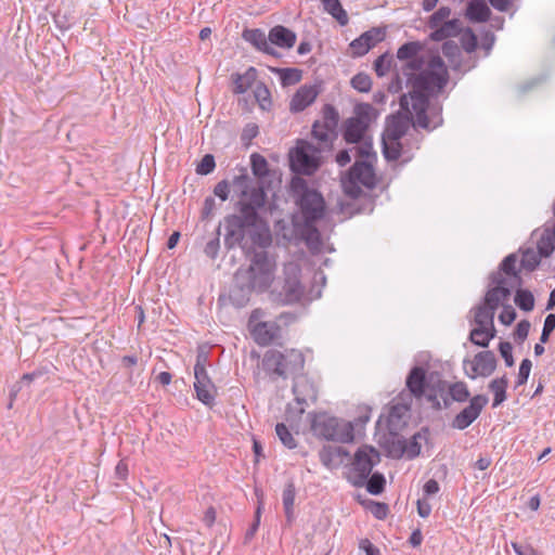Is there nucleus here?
<instances>
[{
  "mask_svg": "<svg viewBox=\"0 0 555 555\" xmlns=\"http://www.w3.org/2000/svg\"><path fill=\"white\" fill-rule=\"evenodd\" d=\"M514 258L506 256L500 262L498 269L489 274V285L483 295L482 301L474 307L472 323L476 327H483L494 321V315L499 307L511 298V287L519 285V278L514 270Z\"/></svg>",
  "mask_w": 555,
  "mask_h": 555,
  "instance_id": "nucleus-1",
  "label": "nucleus"
},
{
  "mask_svg": "<svg viewBox=\"0 0 555 555\" xmlns=\"http://www.w3.org/2000/svg\"><path fill=\"white\" fill-rule=\"evenodd\" d=\"M268 196L264 189L260 185L255 188L248 201H237L235 208L240 214H230L223 218L225 228L224 247L227 250L234 249L236 246L245 248L247 245L246 235L250 228H256L262 222L259 209L266 206Z\"/></svg>",
  "mask_w": 555,
  "mask_h": 555,
  "instance_id": "nucleus-2",
  "label": "nucleus"
},
{
  "mask_svg": "<svg viewBox=\"0 0 555 555\" xmlns=\"http://www.w3.org/2000/svg\"><path fill=\"white\" fill-rule=\"evenodd\" d=\"M289 191L301 212L304 222L317 223L324 218L325 199L320 191L309 186L307 180L294 176L289 183Z\"/></svg>",
  "mask_w": 555,
  "mask_h": 555,
  "instance_id": "nucleus-3",
  "label": "nucleus"
},
{
  "mask_svg": "<svg viewBox=\"0 0 555 555\" xmlns=\"http://www.w3.org/2000/svg\"><path fill=\"white\" fill-rule=\"evenodd\" d=\"M305 367V356L297 349L280 351L269 349L262 358V369L272 379L296 378L302 375Z\"/></svg>",
  "mask_w": 555,
  "mask_h": 555,
  "instance_id": "nucleus-4",
  "label": "nucleus"
},
{
  "mask_svg": "<svg viewBox=\"0 0 555 555\" xmlns=\"http://www.w3.org/2000/svg\"><path fill=\"white\" fill-rule=\"evenodd\" d=\"M310 430L319 439L349 443L353 441V425L326 412H310Z\"/></svg>",
  "mask_w": 555,
  "mask_h": 555,
  "instance_id": "nucleus-5",
  "label": "nucleus"
},
{
  "mask_svg": "<svg viewBox=\"0 0 555 555\" xmlns=\"http://www.w3.org/2000/svg\"><path fill=\"white\" fill-rule=\"evenodd\" d=\"M449 72L439 56H433L426 69L421 70L417 75H411L408 78V85L411 88L426 92L430 95L440 93L449 82Z\"/></svg>",
  "mask_w": 555,
  "mask_h": 555,
  "instance_id": "nucleus-6",
  "label": "nucleus"
},
{
  "mask_svg": "<svg viewBox=\"0 0 555 555\" xmlns=\"http://www.w3.org/2000/svg\"><path fill=\"white\" fill-rule=\"evenodd\" d=\"M275 261L270 258L266 250L255 251L250 266L246 270H242L243 275L257 293L266 292L274 280Z\"/></svg>",
  "mask_w": 555,
  "mask_h": 555,
  "instance_id": "nucleus-7",
  "label": "nucleus"
},
{
  "mask_svg": "<svg viewBox=\"0 0 555 555\" xmlns=\"http://www.w3.org/2000/svg\"><path fill=\"white\" fill-rule=\"evenodd\" d=\"M341 186L344 194L351 199V202L339 203V209L343 214L352 217L360 214H371L374 210V197L363 191L360 182L345 175L341 179Z\"/></svg>",
  "mask_w": 555,
  "mask_h": 555,
  "instance_id": "nucleus-8",
  "label": "nucleus"
},
{
  "mask_svg": "<svg viewBox=\"0 0 555 555\" xmlns=\"http://www.w3.org/2000/svg\"><path fill=\"white\" fill-rule=\"evenodd\" d=\"M320 150L313 144L300 141L289 153V167L296 176H312L321 166Z\"/></svg>",
  "mask_w": 555,
  "mask_h": 555,
  "instance_id": "nucleus-9",
  "label": "nucleus"
},
{
  "mask_svg": "<svg viewBox=\"0 0 555 555\" xmlns=\"http://www.w3.org/2000/svg\"><path fill=\"white\" fill-rule=\"evenodd\" d=\"M379 460V453L374 447H360L353 456L351 473L348 477L349 481L356 487H363Z\"/></svg>",
  "mask_w": 555,
  "mask_h": 555,
  "instance_id": "nucleus-10",
  "label": "nucleus"
},
{
  "mask_svg": "<svg viewBox=\"0 0 555 555\" xmlns=\"http://www.w3.org/2000/svg\"><path fill=\"white\" fill-rule=\"evenodd\" d=\"M304 295V287L297 273L285 271L282 283H276L269 293L271 302L285 306L298 302Z\"/></svg>",
  "mask_w": 555,
  "mask_h": 555,
  "instance_id": "nucleus-11",
  "label": "nucleus"
},
{
  "mask_svg": "<svg viewBox=\"0 0 555 555\" xmlns=\"http://www.w3.org/2000/svg\"><path fill=\"white\" fill-rule=\"evenodd\" d=\"M498 366V359L493 351L483 350L475 354L473 360L465 358L463 360V369L467 377L476 379L480 377L491 376Z\"/></svg>",
  "mask_w": 555,
  "mask_h": 555,
  "instance_id": "nucleus-12",
  "label": "nucleus"
},
{
  "mask_svg": "<svg viewBox=\"0 0 555 555\" xmlns=\"http://www.w3.org/2000/svg\"><path fill=\"white\" fill-rule=\"evenodd\" d=\"M488 402L489 398L486 395H476L472 397L469 399V404L454 416L451 426L459 430L466 429L478 418Z\"/></svg>",
  "mask_w": 555,
  "mask_h": 555,
  "instance_id": "nucleus-13",
  "label": "nucleus"
},
{
  "mask_svg": "<svg viewBox=\"0 0 555 555\" xmlns=\"http://www.w3.org/2000/svg\"><path fill=\"white\" fill-rule=\"evenodd\" d=\"M345 175L360 182L363 188L370 191L377 185V177L372 160H356Z\"/></svg>",
  "mask_w": 555,
  "mask_h": 555,
  "instance_id": "nucleus-14",
  "label": "nucleus"
},
{
  "mask_svg": "<svg viewBox=\"0 0 555 555\" xmlns=\"http://www.w3.org/2000/svg\"><path fill=\"white\" fill-rule=\"evenodd\" d=\"M242 39L249 43L255 50L263 54L280 59L282 54L270 44L269 33L261 28L245 27L242 31Z\"/></svg>",
  "mask_w": 555,
  "mask_h": 555,
  "instance_id": "nucleus-15",
  "label": "nucleus"
},
{
  "mask_svg": "<svg viewBox=\"0 0 555 555\" xmlns=\"http://www.w3.org/2000/svg\"><path fill=\"white\" fill-rule=\"evenodd\" d=\"M507 256H511L514 258V260H515L514 261V270H515L517 276L519 278V285L515 284V285H513V287H511V295L513 294V291L515 289V295H514L515 305L524 312H530L534 309V304H535L534 296L530 289L522 288L524 280H522V276L520 275V268H517V261H518L517 254L512 253V254H508ZM512 284H514V283L512 282Z\"/></svg>",
  "mask_w": 555,
  "mask_h": 555,
  "instance_id": "nucleus-16",
  "label": "nucleus"
},
{
  "mask_svg": "<svg viewBox=\"0 0 555 555\" xmlns=\"http://www.w3.org/2000/svg\"><path fill=\"white\" fill-rule=\"evenodd\" d=\"M411 120L410 116L400 112L387 116L382 138L389 141H401L409 130V122Z\"/></svg>",
  "mask_w": 555,
  "mask_h": 555,
  "instance_id": "nucleus-17",
  "label": "nucleus"
},
{
  "mask_svg": "<svg viewBox=\"0 0 555 555\" xmlns=\"http://www.w3.org/2000/svg\"><path fill=\"white\" fill-rule=\"evenodd\" d=\"M244 276L242 270L235 273L234 283L229 293L231 304L237 308L245 307L255 292Z\"/></svg>",
  "mask_w": 555,
  "mask_h": 555,
  "instance_id": "nucleus-18",
  "label": "nucleus"
},
{
  "mask_svg": "<svg viewBox=\"0 0 555 555\" xmlns=\"http://www.w3.org/2000/svg\"><path fill=\"white\" fill-rule=\"evenodd\" d=\"M321 89L320 86H301L293 95L289 103V111L292 113H300L305 111L309 105H311L317 96L319 95Z\"/></svg>",
  "mask_w": 555,
  "mask_h": 555,
  "instance_id": "nucleus-19",
  "label": "nucleus"
},
{
  "mask_svg": "<svg viewBox=\"0 0 555 555\" xmlns=\"http://www.w3.org/2000/svg\"><path fill=\"white\" fill-rule=\"evenodd\" d=\"M405 386L413 397L423 398L425 390L429 387L426 370L420 365L413 366L406 376Z\"/></svg>",
  "mask_w": 555,
  "mask_h": 555,
  "instance_id": "nucleus-20",
  "label": "nucleus"
},
{
  "mask_svg": "<svg viewBox=\"0 0 555 555\" xmlns=\"http://www.w3.org/2000/svg\"><path fill=\"white\" fill-rule=\"evenodd\" d=\"M269 40L272 47L289 50L296 44L297 35L284 25H275L269 30Z\"/></svg>",
  "mask_w": 555,
  "mask_h": 555,
  "instance_id": "nucleus-21",
  "label": "nucleus"
},
{
  "mask_svg": "<svg viewBox=\"0 0 555 555\" xmlns=\"http://www.w3.org/2000/svg\"><path fill=\"white\" fill-rule=\"evenodd\" d=\"M367 130L364 122L350 117L344 122L343 138L348 144H358L366 138Z\"/></svg>",
  "mask_w": 555,
  "mask_h": 555,
  "instance_id": "nucleus-22",
  "label": "nucleus"
},
{
  "mask_svg": "<svg viewBox=\"0 0 555 555\" xmlns=\"http://www.w3.org/2000/svg\"><path fill=\"white\" fill-rule=\"evenodd\" d=\"M295 400L300 405H307L308 401L315 402L318 400V391L312 383L305 380L302 383H295L293 386ZM305 413V408L301 406L298 414Z\"/></svg>",
  "mask_w": 555,
  "mask_h": 555,
  "instance_id": "nucleus-23",
  "label": "nucleus"
},
{
  "mask_svg": "<svg viewBox=\"0 0 555 555\" xmlns=\"http://www.w3.org/2000/svg\"><path fill=\"white\" fill-rule=\"evenodd\" d=\"M465 16L472 23H486L491 16V10L485 0H470Z\"/></svg>",
  "mask_w": 555,
  "mask_h": 555,
  "instance_id": "nucleus-24",
  "label": "nucleus"
},
{
  "mask_svg": "<svg viewBox=\"0 0 555 555\" xmlns=\"http://www.w3.org/2000/svg\"><path fill=\"white\" fill-rule=\"evenodd\" d=\"M238 170L240 173L233 177L231 184L240 201H248L251 191L255 189V186L251 188L253 179L245 167H241Z\"/></svg>",
  "mask_w": 555,
  "mask_h": 555,
  "instance_id": "nucleus-25",
  "label": "nucleus"
},
{
  "mask_svg": "<svg viewBox=\"0 0 555 555\" xmlns=\"http://www.w3.org/2000/svg\"><path fill=\"white\" fill-rule=\"evenodd\" d=\"M496 336L494 321L483 327H474L469 332L468 339L475 346L488 348L490 341Z\"/></svg>",
  "mask_w": 555,
  "mask_h": 555,
  "instance_id": "nucleus-26",
  "label": "nucleus"
},
{
  "mask_svg": "<svg viewBox=\"0 0 555 555\" xmlns=\"http://www.w3.org/2000/svg\"><path fill=\"white\" fill-rule=\"evenodd\" d=\"M234 88L233 93L243 94L251 88L257 79V69L253 66L248 67L244 74L234 73L231 75Z\"/></svg>",
  "mask_w": 555,
  "mask_h": 555,
  "instance_id": "nucleus-27",
  "label": "nucleus"
},
{
  "mask_svg": "<svg viewBox=\"0 0 555 555\" xmlns=\"http://www.w3.org/2000/svg\"><path fill=\"white\" fill-rule=\"evenodd\" d=\"M388 434L389 435L383 444L387 456L397 460L401 459L405 455L406 452V439L402 436H399L398 431H396V434H390L388 431Z\"/></svg>",
  "mask_w": 555,
  "mask_h": 555,
  "instance_id": "nucleus-28",
  "label": "nucleus"
},
{
  "mask_svg": "<svg viewBox=\"0 0 555 555\" xmlns=\"http://www.w3.org/2000/svg\"><path fill=\"white\" fill-rule=\"evenodd\" d=\"M315 224L304 222L302 229V238L308 249L313 254L319 253L323 245L321 233Z\"/></svg>",
  "mask_w": 555,
  "mask_h": 555,
  "instance_id": "nucleus-29",
  "label": "nucleus"
},
{
  "mask_svg": "<svg viewBox=\"0 0 555 555\" xmlns=\"http://www.w3.org/2000/svg\"><path fill=\"white\" fill-rule=\"evenodd\" d=\"M250 167L253 175L258 179L257 185L255 188L261 185L266 190L264 179L269 176L270 172L268 160L259 153H253L250 155Z\"/></svg>",
  "mask_w": 555,
  "mask_h": 555,
  "instance_id": "nucleus-30",
  "label": "nucleus"
},
{
  "mask_svg": "<svg viewBox=\"0 0 555 555\" xmlns=\"http://www.w3.org/2000/svg\"><path fill=\"white\" fill-rule=\"evenodd\" d=\"M248 236L253 245L261 248L268 247L272 242L270 230L263 219L256 228H250Z\"/></svg>",
  "mask_w": 555,
  "mask_h": 555,
  "instance_id": "nucleus-31",
  "label": "nucleus"
},
{
  "mask_svg": "<svg viewBox=\"0 0 555 555\" xmlns=\"http://www.w3.org/2000/svg\"><path fill=\"white\" fill-rule=\"evenodd\" d=\"M295 496H296V487L293 479H289L284 487L283 494H282V501H283V507L284 513L286 517V521L288 524H292L294 519V503H295Z\"/></svg>",
  "mask_w": 555,
  "mask_h": 555,
  "instance_id": "nucleus-32",
  "label": "nucleus"
},
{
  "mask_svg": "<svg viewBox=\"0 0 555 555\" xmlns=\"http://www.w3.org/2000/svg\"><path fill=\"white\" fill-rule=\"evenodd\" d=\"M323 10L337 21L340 26H346L349 22L348 14L339 0H320Z\"/></svg>",
  "mask_w": 555,
  "mask_h": 555,
  "instance_id": "nucleus-33",
  "label": "nucleus"
},
{
  "mask_svg": "<svg viewBox=\"0 0 555 555\" xmlns=\"http://www.w3.org/2000/svg\"><path fill=\"white\" fill-rule=\"evenodd\" d=\"M507 385L508 378L506 374H504L502 377L494 378L489 383L488 388L494 395L492 403L493 408L501 405L506 400Z\"/></svg>",
  "mask_w": 555,
  "mask_h": 555,
  "instance_id": "nucleus-34",
  "label": "nucleus"
},
{
  "mask_svg": "<svg viewBox=\"0 0 555 555\" xmlns=\"http://www.w3.org/2000/svg\"><path fill=\"white\" fill-rule=\"evenodd\" d=\"M270 70L279 75L283 87L296 85L302 78V70L295 67H270Z\"/></svg>",
  "mask_w": 555,
  "mask_h": 555,
  "instance_id": "nucleus-35",
  "label": "nucleus"
},
{
  "mask_svg": "<svg viewBox=\"0 0 555 555\" xmlns=\"http://www.w3.org/2000/svg\"><path fill=\"white\" fill-rule=\"evenodd\" d=\"M409 410L406 405L396 404L391 406L387 420V427L390 434L399 431L405 422L402 421L404 413Z\"/></svg>",
  "mask_w": 555,
  "mask_h": 555,
  "instance_id": "nucleus-36",
  "label": "nucleus"
},
{
  "mask_svg": "<svg viewBox=\"0 0 555 555\" xmlns=\"http://www.w3.org/2000/svg\"><path fill=\"white\" fill-rule=\"evenodd\" d=\"M428 435H429L428 427H423L420 431L415 433L412 436V438L409 442L406 441L405 456L408 460H413L421 454L422 446H421L420 440L421 439L426 440Z\"/></svg>",
  "mask_w": 555,
  "mask_h": 555,
  "instance_id": "nucleus-37",
  "label": "nucleus"
},
{
  "mask_svg": "<svg viewBox=\"0 0 555 555\" xmlns=\"http://www.w3.org/2000/svg\"><path fill=\"white\" fill-rule=\"evenodd\" d=\"M537 249L543 258L550 257L555 249V237L551 229L546 228L537 242Z\"/></svg>",
  "mask_w": 555,
  "mask_h": 555,
  "instance_id": "nucleus-38",
  "label": "nucleus"
},
{
  "mask_svg": "<svg viewBox=\"0 0 555 555\" xmlns=\"http://www.w3.org/2000/svg\"><path fill=\"white\" fill-rule=\"evenodd\" d=\"M409 96L412 100V108L415 113L428 112L430 108V94L411 88Z\"/></svg>",
  "mask_w": 555,
  "mask_h": 555,
  "instance_id": "nucleus-39",
  "label": "nucleus"
},
{
  "mask_svg": "<svg viewBox=\"0 0 555 555\" xmlns=\"http://www.w3.org/2000/svg\"><path fill=\"white\" fill-rule=\"evenodd\" d=\"M520 251L522 253V257L520 261H517V268H520V271L522 269L529 272L534 271L539 267L541 258L543 257L540 256L539 253L534 251L532 248H526L524 250L520 249Z\"/></svg>",
  "mask_w": 555,
  "mask_h": 555,
  "instance_id": "nucleus-40",
  "label": "nucleus"
},
{
  "mask_svg": "<svg viewBox=\"0 0 555 555\" xmlns=\"http://www.w3.org/2000/svg\"><path fill=\"white\" fill-rule=\"evenodd\" d=\"M378 111L375 109L370 103H359L354 106V119H358L370 127V124L376 119Z\"/></svg>",
  "mask_w": 555,
  "mask_h": 555,
  "instance_id": "nucleus-41",
  "label": "nucleus"
},
{
  "mask_svg": "<svg viewBox=\"0 0 555 555\" xmlns=\"http://www.w3.org/2000/svg\"><path fill=\"white\" fill-rule=\"evenodd\" d=\"M401 141H389L382 138V153L387 162H397L402 155Z\"/></svg>",
  "mask_w": 555,
  "mask_h": 555,
  "instance_id": "nucleus-42",
  "label": "nucleus"
},
{
  "mask_svg": "<svg viewBox=\"0 0 555 555\" xmlns=\"http://www.w3.org/2000/svg\"><path fill=\"white\" fill-rule=\"evenodd\" d=\"M358 160H377V154L373 149V141L371 137H366L363 141L359 142L354 147Z\"/></svg>",
  "mask_w": 555,
  "mask_h": 555,
  "instance_id": "nucleus-43",
  "label": "nucleus"
},
{
  "mask_svg": "<svg viewBox=\"0 0 555 555\" xmlns=\"http://www.w3.org/2000/svg\"><path fill=\"white\" fill-rule=\"evenodd\" d=\"M255 340L259 345H269L274 339V331L273 326L269 325L267 322H260L258 323L253 331Z\"/></svg>",
  "mask_w": 555,
  "mask_h": 555,
  "instance_id": "nucleus-44",
  "label": "nucleus"
},
{
  "mask_svg": "<svg viewBox=\"0 0 555 555\" xmlns=\"http://www.w3.org/2000/svg\"><path fill=\"white\" fill-rule=\"evenodd\" d=\"M196 398L206 406L212 408L216 403L217 387L212 384V389L206 384L204 386L194 384Z\"/></svg>",
  "mask_w": 555,
  "mask_h": 555,
  "instance_id": "nucleus-45",
  "label": "nucleus"
},
{
  "mask_svg": "<svg viewBox=\"0 0 555 555\" xmlns=\"http://www.w3.org/2000/svg\"><path fill=\"white\" fill-rule=\"evenodd\" d=\"M366 491L372 495H379L385 491L386 479L379 472L371 473L364 483Z\"/></svg>",
  "mask_w": 555,
  "mask_h": 555,
  "instance_id": "nucleus-46",
  "label": "nucleus"
},
{
  "mask_svg": "<svg viewBox=\"0 0 555 555\" xmlns=\"http://www.w3.org/2000/svg\"><path fill=\"white\" fill-rule=\"evenodd\" d=\"M361 38L365 42L366 49H373L377 43L384 41L386 37V26L372 27L369 30L362 33Z\"/></svg>",
  "mask_w": 555,
  "mask_h": 555,
  "instance_id": "nucleus-47",
  "label": "nucleus"
},
{
  "mask_svg": "<svg viewBox=\"0 0 555 555\" xmlns=\"http://www.w3.org/2000/svg\"><path fill=\"white\" fill-rule=\"evenodd\" d=\"M422 50L423 44L420 41H408L398 49L397 57L400 61H409L418 56Z\"/></svg>",
  "mask_w": 555,
  "mask_h": 555,
  "instance_id": "nucleus-48",
  "label": "nucleus"
},
{
  "mask_svg": "<svg viewBox=\"0 0 555 555\" xmlns=\"http://www.w3.org/2000/svg\"><path fill=\"white\" fill-rule=\"evenodd\" d=\"M254 96L262 111H270L272 107L271 93L268 87L259 81L254 90Z\"/></svg>",
  "mask_w": 555,
  "mask_h": 555,
  "instance_id": "nucleus-49",
  "label": "nucleus"
},
{
  "mask_svg": "<svg viewBox=\"0 0 555 555\" xmlns=\"http://www.w3.org/2000/svg\"><path fill=\"white\" fill-rule=\"evenodd\" d=\"M255 493L258 498V505L255 511L254 521L245 533L246 542L251 540L255 537V534L259 528V525H260V518H261V513H262V508H263V493L261 491H258V489L255 490Z\"/></svg>",
  "mask_w": 555,
  "mask_h": 555,
  "instance_id": "nucleus-50",
  "label": "nucleus"
},
{
  "mask_svg": "<svg viewBox=\"0 0 555 555\" xmlns=\"http://www.w3.org/2000/svg\"><path fill=\"white\" fill-rule=\"evenodd\" d=\"M449 395L453 401L465 402L469 399L470 392L464 382H455L449 386Z\"/></svg>",
  "mask_w": 555,
  "mask_h": 555,
  "instance_id": "nucleus-51",
  "label": "nucleus"
},
{
  "mask_svg": "<svg viewBox=\"0 0 555 555\" xmlns=\"http://www.w3.org/2000/svg\"><path fill=\"white\" fill-rule=\"evenodd\" d=\"M393 62L389 52L380 54L373 63V69L378 77H384L390 69Z\"/></svg>",
  "mask_w": 555,
  "mask_h": 555,
  "instance_id": "nucleus-52",
  "label": "nucleus"
},
{
  "mask_svg": "<svg viewBox=\"0 0 555 555\" xmlns=\"http://www.w3.org/2000/svg\"><path fill=\"white\" fill-rule=\"evenodd\" d=\"M323 122L327 129L336 131L339 121V113L336 107L332 104H325L322 109Z\"/></svg>",
  "mask_w": 555,
  "mask_h": 555,
  "instance_id": "nucleus-53",
  "label": "nucleus"
},
{
  "mask_svg": "<svg viewBox=\"0 0 555 555\" xmlns=\"http://www.w3.org/2000/svg\"><path fill=\"white\" fill-rule=\"evenodd\" d=\"M351 87L359 92L367 93L372 89V79L366 73H358L350 80Z\"/></svg>",
  "mask_w": 555,
  "mask_h": 555,
  "instance_id": "nucleus-54",
  "label": "nucleus"
},
{
  "mask_svg": "<svg viewBox=\"0 0 555 555\" xmlns=\"http://www.w3.org/2000/svg\"><path fill=\"white\" fill-rule=\"evenodd\" d=\"M275 433L286 448L295 449L297 447L296 439L284 423H278L275 425Z\"/></svg>",
  "mask_w": 555,
  "mask_h": 555,
  "instance_id": "nucleus-55",
  "label": "nucleus"
},
{
  "mask_svg": "<svg viewBox=\"0 0 555 555\" xmlns=\"http://www.w3.org/2000/svg\"><path fill=\"white\" fill-rule=\"evenodd\" d=\"M461 44L467 53H473L478 47V39L472 28L467 27L461 37Z\"/></svg>",
  "mask_w": 555,
  "mask_h": 555,
  "instance_id": "nucleus-56",
  "label": "nucleus"
},
{
  "mask_svg": "<svg viewBox=\"0 0 555 555\" xmlns=\"http://www.w3.org/2000/svg\"><path fill=\"white\" fill-rule=\"evenodd\" d=\"M312 137L320 142L326 143L330 141V133L336 134V131L333 129H327L324 124L320 120H315L312 125Z\"/></svg>",
  "mask_w": 555,
  "mask_h": 555,
  "instance_id": "nucleus-57",
  "label": "nucleus"
},
{
  "mask_svg": "<svg viewBox=\"0 0 555 555\" xmlns=\"http://www.w3.org/2000/svg\"><path fill=\"white\" fill-rule=\"evenodd\" d=\"M220 235H221V223H219L218 228L216 229V235L212 240H210L205 248L204 253L207 257L210 259H216L219 254L220 249Z\"/></svg>",
  "mask_w": 555,
  "mask_h": 555,
  "instance_id": "nucleus-58",
  "label": "nucleus"
},
{
  "mask_svg": "<svg viewBox=\"0 0 555 555\" xmlns=\"http://www.w3.org/2000/svg\"><path fill=\"white\" fill-rule=\"evenodd\" d=\"M216 168V160L212 154H205L196 166V173L207 176Z\"/></svg>",
  "mask_w": 555,
  "mask_h": 555,
  "instance_id": "nucleus-59",
  "label": "nucleus"
},
{
  "mask_svg": "<svg viewBox=\"0 0 555 555\" xmlns=\"http://www.w3.org/2000/svg\"><path fill=\"white\" fill-rule=\"evenodd\" d=\"M547 77L545 75H540L533 78L528 79L527 81L518 85L517 92L519 95H525L528 92L532 91L537 87L541 86L546 81Z\"/></svg>",
  "mask_w": 555,
  "mask_h": 555,
  "instance_id": "nucleus-60",
  "label": "nucleus"
},
{
  "mask_svg": "<svg viewBox=\"0 0 555 555\" xmlns=\"http://www.w3.org/2000/svg\"><path fill=\"white\" fill-rule=\"evenodd\" d=\"M366 507L371 511L373 516L379 520L385 519L389 513V506L384 502L369 500Z\"/></svg>",
  "mask_w": 555,
  "mask_h": 555,
  "instance_id": "nucleus-61",
  "label": "nucleus"
},
{
  "mask_svg": "<svg viewBox=\"0 0 555 555\" xmlns=\"http://www.w3.org/2000/svg\"><path fill=\"white\" fill-rule=\"evenodd\" d=\"M451 14V9L449 7H440L436 12H434L428 20V27L436 28L438 27L444 20H447Z\"/></svg>",
  "mask_w": 555,
  "mask_h": 555,
  "instance_id": "nucleus-62",
  "label": "nucleus"
},
{
  "mask_svg": "<svg viewBox=\"0 0 555 555\" xmlns=\"http://www.w3.org/2000/svg\"><path fill=\"white\" fill-rule=\"evenodd\" d=\"M500 307H502V311L499 314V321L503 325H511L517 318L516 310L507 301H504Z\"/></svg>",
  "mask_w": 555,
  "mask_h": 555,
  "instance_id": "nucleus-63",
  "label": "nucleus"
},
{
  "mask_svg": "<svg viewBox=\"0 0 555 555\" xmlns=\"http://www.w3.org/2000/svg\"><path fill=\"white\" fill-rule=\"evenodd\" d=\"M554 330H555V313H550L546 315V318L544 320L542 333L540 336V341L542 344H546Z\"/></svg>",
  "mask_w": 555,
  "mask_h": 555,
  "instance_id": "nucleus-64",
  "label": "nucleus"
}]
</instances>
